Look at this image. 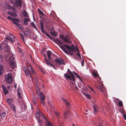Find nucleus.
Listing matches in <instances>:
<instances>
[{
    "label": "nucleus",
    "mask_w": 126,
    "mask_h": 126,
    "mask_svg": "<svg viewBox=\"0 0 126 126\" xmlns=\"http://www.w3.org/2000/svg\"><path fill=\"white\" fill-rule=\"evenodd\" d=\"M2 46L0 44V50H1Z\"/></svg>",
    "instance_id": "62"
},
{
    "label": "nucleus",
    "mask_w": 126,
    "mask_h": 126,
    "mask_svg": "<svg viewBox=\"0 0 126 126\" xmlns=\"http://www.w3.org/2000/svg\"><path fill=\"white\" fill-rule=\"evenodd\" d=\"M92 74L95 78L97 77L99 75L97 72L96 71H93Z\"/></svg>",
    "instance_id": "23"
},
{
    "label": "nucleus",
    "mask_w": 126,
    "mask_h": 126,
    "mask_svg": "<svg viewBox=\"0 0 126 126\" xmlns=\"http://www.w3.org/2000/svg\"><path fill=\"white\" fill-rule=\"evenodd\" d=\"M121 112L123 115L125 114V111L123 109H122L121 110Z\"/></svg>",
    "instance_id": "34"
},
{
    "label": "nucleus",
    "mask_w": 126,
    "mask_h": 126,
    "mask_svg": "<svg viewBox=\"0 0 126 126\" xmlns=\"http://www.w3.org/2000/svg\"><path fill=\"white\" fill-rule=\"evenodd\" d=\"M67 72L68 73L64 74V76L70 84L75 85V79L74 75L69 69H68Z\"/></svg>",
    "instance_id": "1"
},
{
    "label": "nucleus",
    "mask_w": 126,
    "mask_h": 126,
    "mask_svg": "<svg viewBox=\"0 0 126 126\" xmlns=\"http://www.w3.org/2000/svg\"><path fill=\"white\" fill-rule=\"evenodd\" d=\"M81 64L82 66H83L84 64V61L83 59L82 61L81 62Z\"/></svg>",
    "instance_id": "45"
},
{
    "label": "nucleus",
    "mask_w": 126,
    "mask_h": 126,
    "mask_svg": "<svg viewBox=\"0 0 126 126\" xmlns=\"http://www.w3.org/2000/svg\"><path fill=\"white\" fill-rule=\"evenodd\" d=\"M41 116H42L44 118V119H45V120H46V118H45V117L44 116V115L42 114V113L40 112H37V114H36V116L38 117L39 118Z\"/></svg>",
    "instance_id": "19"
},
{
    "label": "nucleus",
    "mask_w": 126,
    "mask_h": 126,
    "mask_svg": "<svg viewBox=\"0 0 126 126\" xmlns=\"http://www.w3.org/2000/svg\"><path fill=\"white\" fill-rule=\"evenodd\" d=\"M18 50L19 52H21V49L20 48L18 47Z\"/></svg>",
    "instance_id": "49"
},
{
    "label": "nucleus",
    "mask_w": 126,
    "mask_h": 126,
    "mask_svg": "<svg viewBox=\"0 0 126 126\" xmlns=\"http://www.w3.org/2000/svg\"><path fill=\"white\" fill-rule=\"evenodd\" d=\"M31 25H32V26L34 28L36 29V30H37L38 29L35 26V24L34 23V22H32L31 24Z\"/></svg>",
    "instance_id": "33"
},
{
    "label": "nucleus",
    "mask_w": 126,
    "mask_h": 126,
    "mask_svg": "<svg viewBox=\"0 0 126 126\" xmlns=\"http://www.w3.org/2000/svg\"><path fill=\"white\" fill-rule=\"evenodd\" d=\"M46 126H52V124L49 122H46Z\"/></svg>",
    "instance_id": "36"
},
{
    "label": "nucleus",
    "mask_w": 126,
    "mask_h": 126,
    "mask_svg": "<svg viewBox=\"0 0 126 126\" xmlns=\"http://www.w3.org/2000/svg\"><path fill=\"white\" fill-rule=\"evenodd\" d=\"M94 108V114H95L96 113H97V108L96 106H94L93 107Z\"/></svg>",
    "instance_id": "30"
},
{
    "label": "nucleus",
    "mask_w": 126,
    "mask_h": 126,
    "mask_svg": "<svg viewBox=\"0 0 126 126\" xmlns=\"http://www.w3.org/2000/svg\"><path fill=\"white\" fill-rule=\"evenodd\" d=\"M21 38L23 42H25L26 40V38L25 37H24L23 35L21 33H20Z\"/></svg>",
    "instance_id": "29"
},
{
    "label": "nucleus",
    "mask_w": 126,
    "mask_h": 126,
    "mask_svg": "<svg viewBox=\"0 0 126 126\" xmlns=\"http://www.w3.org/2000/svg\"><path fill=\"white\" fill-rule=\"evenodd\" d=\"M55 61L58 66H59L58 65H59L60 66L61 64L65 65L66 64L63 60L61 58H60V59L55 58Z\"/></svg>",
    "instance_id": "6"
},
{
    "label": "nucleus",
    "mask_w": 126,
    "mask_h": 126,
    "mask_svg": "<svg viewBox=\"0 0 126 126\" xmlns=\"http://www.w3.org/2000/svg\"><path fill=\"white\" fill-rule=\"evenodd\" d=\"M36 88L37 95L40 96L41 103H42V106H44V101L45 100V98L43 95V93L40 92L39 89L38 88H37L36 87Z\"/></svg>",
    "instance_id": "3"
},
{
    "label": "nucleus",
    "mask_w": 126,
    "mask_h": 126,
    "mask_svg": "<svg viewBox=\"0 0 126 126\" xmlns=\"http://www.w3.org/2000/svg\"><path fill=\"white\" fill-rule=\"evenodd\" d=\"M39 13L40 14H41L42 15L44 16V14L42 12L39 10Z\"/></svg>",
    "instance_id": "42"
},
{
    "label": "nucleus",
    "mask_w": 126,
    "mask_h": 126,
    "mask_svg": "<svg viewBox=\"0 0 126 126\" xmlns=\"http://www.w3.org/2000/svg\"><path fill=\"white\" fill-rule=\"evenodd\" d=\"M22 14L23 16L25 17H28L29 16L27 11L25 10L23 11Z\"/></svg>",
    "instance_id": "22"
},
{
    "label": "nucleus",
    "mask_w": 126,
    "mask_h": 126,
    "mask_svg": "<svg viewBox=\"0 0 126 126\" xmlns=\"http://www.w3.org/2000/svg\"><path fill=\"white\" fill-rule=\"evenodd\" d=\"M75 47H76V50L78 52H79V50L78 49V48H77V47L76 46Z\"/></svg>",
    "instance_id": "54"
},
{
    "label": "nucleus",
    "mask_w": 126,
    "mask_h": 126,
    "mask_svg": "<svg viewBox=\"0 0 126 126\" xmlns=\"http://www.w3.org/2000/svg\"><path fill=\"white\" fill-rule=\"evenodd\" d=\"M6 39H8L10 41H11L12 43H13L15 41L10 36L6 37Z\"/></svg>",
    "instance_id": "24"
},
{
    "label": "nucleus",
    "mask_w": 126,
    "mask_h": 126,
    "mask_svg": "<svg viewBox=\"0 0 126 126\" xmlns=\"http://www.w3.org/2000/svg\"><path fill=\"white\" fill-rule=\"evenodd\" d=\"M9 59L10 66L12 68H14L16 66V61L15 60V58L14 57L13 54H12L9 57Z\"/></svg>",
    "instance_id": "4"
},
{
    "label": "nucleus",
    "mask_w": 126,
    "mask_h": 126,
    "mask_svg": "<svg viewBox=\"0 0 126 126\" xmlns=\"http://www.w3.org/2000/svg\"><path fill=\"white\" fill-rule=\"evenodd\" d=\"M11 108L12 109H13L14 111H16V107L14 105H13L11 106Z\"/></svg>",
    "instance_id": "37"
},
{
    "label": "nucleus",
    "mask_w": 126,
    "mask_h": 126,
    "mask_svg": "<svg viewBox=\"0 0 126 126\" xmlns=\"http://www.w3.org/2000/svg\"><path fill=\"white\" fill-rule=\"evenodd\" d=\"M6 115V114L5 112H3L2 113V114L0 115V119H1L2 118V117L4 118Z\"/></svg>",
    "instance_id": "32"
},
{
    "label": "nucleus",
    "mask_w": 126,
    "mask_h": 126,
    "mask_svg": "<svg viewBox=\"0 0 126 126\" xmlns=\"http://www.w3.org/2000/svg\"><path fill=\"white\" fill-rule=\"evenodd\" d=\"M10 53H6V52H5V55L6 57H8L9 56V55Z\"/></svg>",
    "instance_id": "41"
},
{
    "label": "nucleus",
    "mask_w": 126,
    "mask_h": 126,
    "mask_svg": "<svg viewBox=\"0 0 126 126\" xmlns=\"http://www.w3.org/2000/svg\"><path fill=\"white\" fill-rule=\"evenodd\" d=\"M7 18L8 19H9V20H10L11 19L12 20V18L11 17L9 16H8Z\"/></svg>",
    "instance_id": "58"
},
{
    "label": "nucleus",
    "mask_w": 126,
    "mask_h": 126,
    "mask_svg": "<svg viewBox=\"0 0 126 126\" xmlns=\"http://www.w3.org/2000/svg\"><path fill=\"white\" fill-rule=\"evenodd\" d=\"M18 27V28H19L21 26V25L20 24H19L18 23V25H17L16 26Z\"/></svg>",
    "instance_id": "59"
},
{
    "label": "nucleus",
    "mask_w": 126,
    "mask_h": 126,
    "mask_svg": "<svg viewBox=\"0 0 126 126\" xmlns=\"http://www.w3.org/2000/svg\"><path fill=\"white\" fill-rule=\"evenodd\" d=\"M64 36H63L62 35H60V37L62 39H63V37H64Z\"/></svg>",
    "instance_id": "47"
},
{
    "label": "nucleus",
    "mask_w": 126,
    "mask_h": 126,
    "mask_svg": "<svg viewBox=\"0 0 126 126\" xmlns=\"http://www.w3.org/2000/svg\"><path fill=\"white\" fill-rule=\"evenodd\" d=\"M60 48L63 50V51L67 54H69L70 55H73V53L72 52L73 51L70 50H67L62 45H61L60 46Z\"/></svg>",
    "instance_id": "7"
},
{
    "label": "nucleus",
    "mask_w": 126,
    "mask_h": 126,
    "mask_svg": "<svg viewBox=\"0 0 126 126\" xmlns=\"http://www.w3.org/2000/svg\"><path fill=\"white\" fill-rule=\"evenodd\" d=\"M63 41L67 42L68 43L70 44L72 43V41L70 40H68L67 37L64 36L63 39Z\"/></svg>",
    "instance_id": "16"
},
{
    "label": "nucleus",
    "mask_w": 126,
    "mask_h": 126,
    "mask_svg": "<svg viewBox=\"0 0 126 126\" xmlns=\"http://www.w3.org/2000/svg\"><path fill=\"white\" fill-rule=\"evenodd\" d=\"M78 78H79V79L81 81V82H82L83 81L81 79L80 77L79 76V77H78Z\"/></svg>",
    "instance_id": "61"
},
{
    "label": "nucleus",
    "mask_w": 126,
    "mask_h": 126,
    "mask_svg": "<svg viewBox=\"0 0 126 126\" xmlns=\"http://www.w3.org/2000/svg\"><path fill=\"white\" fill-rule=\"evenodd\" d=\"M55 113L56 116L58 117L60 115L59 112H58L55 111Z\"/></svg>",
    "instance_id": "39"
},
{
    "label": "nucleus",
    "mask_w": 126,
    "mask_h": 126,
    "mask_svg": "<svg viewBox=\"0 0 126 126\" xmlns=\"http://www.w3.org/2000/svg\"><path fill=\"white\" fill-rule=\"evenodd\" d=\"M62 100L63 102L65 104V106H66L68 108H71V106L70 103L67 100L63 98H62Z\"/></svg>",
    "instance_id": "13"
},
{
    "label": "nucleus",
    "mask_w": 126,
    "mask_h": 126,
    "mask_svg": "<svg viewBox=\"0 0 126 126\" xmlns=\"http://www.w3.org/2000/svg\"><path fill=\"white\" fill-rule=\"evenodd\" d=\"M50 33L53 36H57L58 35V34L55 32H51Z\"/></svg>",
    "instance_id": "31"
},
{
    "label": "nucleus",
    "mask_w": 126,
    "mask_h": 126,
    "mask_svg": "<svg viewBox=\"0 0 126 126\" xmlns=\"http://www.w3.org/2000/svg\"><path fill=\"white\" fill-rule=\"evenodd\" d=\"M77 55L78 56L79 58H80L81 59V55L79 53H77Z\"/></svg>",
    "instance_id": "43"
},
{
    "label": "nucleus",
    "mask_w": 126,
    "mask_h": 126,
    "mask_svg": "<svg viewBox=\"0 0 126 126\" xmlns=\"http://www.w3.org/2000/svg\"><path fill=\"white\" fill-rule=\"evenodd\" d=\"M19 28H20V29L21 30H23V29H24L21 26Z\"/></svg>",
    "instance_id": "57"
},
{
    "label": "nucleus",
    "mask_w": 126,
    "mask_h": 126,
    "mask_svg": "<svg viewBox=\"0 0 126 126\" xmlns=\"http://www.w3.org/2000/svg\"><path fill=\"white\" fill-rule=\"evenodd\" d=\"M11 16H15V17H16V14L15 13H12V15Z\"/></svg>",
    "instance_id": "52"
},
{
    "label": "nucleus",
    "mask_w": 126,
    "mask_h": 126,
    "mask_svg": "<svg viewBox=\"0 0 126 126\" xmlns=\"http://www.w3.org/2000/svg\"><path fill=\"white\" fill-rule=\"evenodd\" d=\"M2 88L3 89L4 94H7L8 93V91L7 89L6 88L4 85L2 86Z\"/></svg>",
    "instance_id": "17"
},
{
    "label": "nucleus",
    "mask_w": 126,
    "mask_h": 126,
    "mask_svg": "<svg viewBox=\"0 0 126 126\" xmlns=\"http://www.w3.org/2000/svg\"><path fill=\"white\" fill-rule=\"evenodd\" d=\"M2 61V56L0 55V62H1Z\"/></svg>",
    "instance_id": "51"
},
{
    "label": "nucleus",
    "mask_w": 126,
    "mask_h": 126,
    "mask_svg": "<svg viewBox=\"0 0 126 126\" xmlns=\"http://www.w3.org/2000/svg\"><path fill=\"white\" fill-rule=\"evenodd\" d=\"M4 46L5 47V51L6 52V53H10V47L8 45L7 43H6L5 44Z\"/></svg>",
    "instance_id": "14"
},
{
    "label": "nucleus",
    "mask_w": 126,
    "mask_h": 126,
    "mask_svg": "<svg viewBox=\"0 0 126 126\" xmlns=\"http://www.w3.org/2000/svg\"><path fill=\"white\" fill-rule=\"evenodd\" d=\"M37 120L38 122H40V119L39 118H38L37 119Z\"/></svg>",
    "instance_id": "64"
},
{
    "label": "nucleus",
    "mask_w": 126,
    "mask_h": 126,
    "mask_svg": "<svg viewBox=\"0 0 126 126\" xmlns=\"http://www.w3.org/2000/svg\"><path fill=\"white\" fill-rule=\"evenodd\" d=\"M98 126H103L101 123H99Z\"/></svg>",
    "instance_id": "63"
},
{
    "label": "nucleus",
    "mask_w": 126,
    "mask_h": 126,
    "mask_svg": "<svg viewBox=\"0 0 126 126\" xmlns=\"http://www.w3.org/2000/svg\"><path fill=\"white\" fill-rule=\"evenodd\" d=\"M15 5L16 7H21L22 6V3L21 0H15Z\"/></svg>",
    "instance_id": "15"
},
{
    "label": "nucleus",
    "mask_w": 126,
    "mask_h": 126,
    "mask_svg": "<svg viewBox=\"0 0 126 126\" xmlns=\"http://www.w3.org/2000/svg\"><path fill=\"white\" fill-rule=\"evenodd\" d=\"M78 78H79V79L81 81V82H82L83 81L81 79L80 77L79 76V77H78Z\"/></svg>",
    "instance_id": "60"
},
{
    "label": "nucleus",
    "mask_w": 126,
    "mask_h": 126,
    "mask_svg": "<svg viewBox=\"0 0 126 126\" xmlns=\"http://www.w3.org/2000/svg\"><path fill=\"white\" fill-rule=\"evenodd\" d=\"M40 70L41 72L43 73H45V71L42 68L40 69Z\"/></svg>",
    "instance_id": "46"
},
{
    "label": "nucleus",
    "mask_w": 126,
    "mask_h": 126,
    "mask_svg": "<svg viewBox=\"0 0 126 126\" xmlns=\"http://www.w3.org/2000/svg\"><path fill=\"white\" fill-rule=\"evenodd\" d=\"M23 70L24 71L26 75L27 76H28V74H29L30 75V77L31 78H32L31 76V72L30 71V70H29L28 68H24L23 69Z\"/></svg>",
    "instance_id": "11"
},
{
    "label": "nucleus",
    "mask_w": 126,
    "mask_h": 126,
    "mask_svg": "<svg viewBox=\"0 0 126 126\" xmlns=\"http://www.w3.org/2000/svg\"><path fill=\"white\" fill-rule=\"evenodd\" d=\"M7 13L8 14L10 15H12V13L11 12H10V11H8L7 12Z\"/></svg>",
    "instance_id": "53"
},
{
    "label": "nucleus",
    "mask_w": 126,
    "mask_h": 126,
    "mask_svg": "<svg viewBox=\"0 0 126 126\" xmlns=\"http://www.w3.org/2000/svg\"><path fill=\"white\" fill-rule=\"evenodd\" d=\"M97 77L99 78V81H97V82L98 84V86H96V87L97 89H99L102 92V94L105 97H107V93L106 90L105 89L104 87V85L103 83L101 81V78L99 77V75Z\"/></svg>",
    "instance_id": "2"
},
{
    "label": "nucleus",
    "mask_w": 126,
    "mask_h": 126,
    "mask_svg": "<svg viewBox=\"0 0 126 126\" xmlns=\"http://www.w3.org/2000/svg\"><path fill=\"white\" fill-rule=\"evenodd\" d=\"M123 116L124 119L126 120V114H125L124 115H123Z\"/></svg>",
    "instance_id": "55"
},
{
    "label": "nucleus",
    "mask_w": 126,
    "mask_h": 126,
    "mask_svg": "<svg viewBox=\"0 0 126 126\" xmlns=\"http://www.w3.org/2000/svg\"><path fill=\"white\" fill-rule=\"evenodd\" d=\"M40 28L42 33L43 34H46V36H47V33L44 30L43 23L42 22H41L40 23Z\"/></svg>",
    "instance_id": "10"
},
{
    "label": "nucleus",
    "mask_w": 126,
    "mask_h": 126,
    "mask_svg": "<svg viewBox=\"0 0 126 126\" xmlns=\"http://www.w3.org/2000/svg\"><path fill=\"white\" fill-rule=\"evenodd\" d=\"M5 79L6 82L9 84H10L12 82V78L11 74L9 73L5 75Z\"/></svg>",
    "instance_id": "5"
},
{
    "label": "nucleus",
    "mask_w": 126,
    "mask_h": 126,
    "mask_svg": "<svg viewBox=\"0 0 126 126\" xmlns=\"http://www.w3.org/2000/svg\"><path fill=\"white\" fill-rule=\"evenodd\" d=\"M62 100L63 102L65 104V106H66L68 108H71V106L70 103L67 100L63 98H62Z\"/></svg>",
    "instance_id": "12"
},
{
    "label": "nucleus",
    "mask_w": 126,
    "mask_h": 126,
    "mask_svg": "<svg viewBox=\"0 0 126 126\" xmlns=\"http://www.w3.org/2000/svg\"><path fill=\"white\" fill-rule=\"evenodd\" d=\"M10 86L9 85H8L7 86V88L9 89L10 91H11L12 89L10 88Z\"/></svg>",
    "instance_id": "50"
},
{
    "label": "nucleus",
    "mask_w": 126,
    "mask_h": 126,
    "mask_svg": "<svg viewBox=\"0 0 126 126\" xmlns=\"http://www.w3.org/2000/svg\"><path fill=\"white\" fill-rule=\"evenodd\" d=\"M12 22L16 26H17V25H18V23H17V22L14 21H12Z\"/></svg>",
    "instance_id": "48"
},
{
    "label": "nucleus",
    "mask_w": 126,
    "mask_h": 126,
    "mask_svg": "<svg viewBox=\"0 0 126 126\" xmlns=\"http://www.w3.org/2000/svg\"><path fill=\"white\" fill-rule=\"evenodd\" d=\"M117 99L119 101L118 103V105L120 107H122L123 106L122 102L121 100H119L118 99Z\"/></svg>",
    "instance_id": "27"
},
{
    "label": "nucleus",
    "mask_w": 126,
    "mask_h": 126,
    "mask_svg": "<svg viewBox=\"0 0 126 126\" xmlns=\"http://www.w3.org/2000/svg\"><path fill=\"white\" fill-rule=\"evenodd\" d=\"M57 42L58 45H61L63 44V43L60 40H59L58 39H56V40L55 41Z\"/></svg>",
    "instance_id": "28"
},
{
    "label": "nucleus",
    "mask_w": 126,
    "mask_h": 126,
    "mask_svg": "<svg viewBox=\"0 0 126 126\" xmlns=\"http://www.w3.org/2000/svg\"><path fill=\"white\" fill-rule=\"evenodd\" d=\"M18 90V89L17 90V93L18 97L19 99H21L22 98V94L19 92Z\"/></svg>",
    "instance_id": "26"
},
{
    "label": "nucleus",
    "mask_w": 126,
    "mask_h": 126,
    "mask_svg": "<svg viewBox=\"0 0 126 126\" xmlns=\"http://www.w3.org/2000/svg\"><path fill=\"white\" fill-rule=\"evenodd\" d=\"M31 70H32V73L34 74H35V71H34L32 69V68L31 67Z\"/></svg>",
    "instance_id": "56"
},
{
    "label": "nucleus",
    "mask_w": 126,
    "mask_h": 126,
    "mask_svg": "<svg viewBox=\"0 0 126 126\" xmlns=\"http://www.w3.org/2000/svg\"><path fill=\"white\" fill-rule=\"evenodd\" d=\"M12 21H14L15 22V21H16L17 22H18L19 21V20L17 18H12Z\"/></svg>",
    "instance_id": "35"
},
{
    "label": "nucleus",
    "mask_w": 126,
    "mask_h": 126,
    "mask_svg": "<svg viewBox=\"0 0 126 126\" xmlns=\"http://www.w3.org/2000/svg\"><path fill=\"white\" fill-rule=\"evenodd\" d=\"M4 71L3 67L2 65H0V75L1 76L3 74Z\"/></svg>",
    "instance_id": "21"
},
{
    "label": "nucleus",
    "mask_w": 126,
    "mask_h": 126,
    "mask_svg": "<svg viewBox=\"0 0 126 126\" xmlns=\"http://www.w3.org/2000/svg\"><path fill=\"white\" fill-rule=\"evenodd\" d=\"M7 102L10 104V103L12 101L11 99H7Z\"/></svg>",
    "instance_id": "40"
},
{
    "label": "nucleus",
    "mask_w": 126,
    "mask_h": 126,
    "mask_svg": "<svg viewBox=\"0 0 126 126\" xmlns=\"http://www.w3.org/2000/svg\"><path fill=\"white\" fill-rule=\"evenodd\" d=\"M31 21L29 18H25L23 20L24 23L25 25H28V22Z\"/></svg>",
    "instance_id": "18"
},
{
    "label": "nucleus",
    "mask_w": 126,
    "mask_h": 126,
    "mask_svg": "<svg viewBox=\"0 0 126 126\" xmlns=\"http://www.w3.org/2000/svg\"><path fill=\"white\" fill-rule=\"evenodd\" d=\"M47 36L49 37V38L51 39L52 40V39H53V40H55V39L53 37H51L49 35V34H47Z\"/></svg>",
    "instance_id": "44"
},
{
    "label": "nucleus",
    "mask_w": 126,
    "mask_h": 126,
    "mask_svg": "<svg viewBox=\"0 0 126 126\" xmlns=\"http://www.w3.org/2000/svg\"><path fill=\"white\" fill-rule=\"evenodd\" d=\"M51 51L49 50H48L47 51V55L48 58V60L50 61H51L50 60L51 59Z\"/></svg>",
    "instance_id": "20"
},
{
    "label": "nucleus",
    "mask_w": 126,
    "mask_h": 126,
    "mask_svg": "<svg viewBox=\"0 0 126 126\" xmlns=\"http://www.w3.org/2000/svg\"><path fill=\"white\" fill-rule=\"evenodd\" d=\"M64 46L68 50L73 51H75V48L73 44L71 46L66 44H65Z\"/></svg>",
    "instance_id": "9"
},
{
    "label": "nucleus",
    "mask_w": 126,
    "mask_h": 126,
    "mask_svg": "<svg viewBox=\"0 0 126 126\" xmlns=\"http://www.w3.org/2000/svg\"><path fill=\"white\" fill-rule=\"evenodd\" d=\"M44 55L45 57L44 60L45 63L47 65H49L50 66L56 69L55 68V67L46 58V56L45 54H44Z\"/></svg>",
    "instance_id": "8"
},
{
    "label": "nucleus",
    "mask_w": 126,
    "mask_h": 126,
    "mask_svg": "<svg viewBox=\"0 0 126 126\" xmlns=\"http://www.w3.org/2000/svg\"><path fill=\"white\" fill-rule=\"evenodd\" d=\"M86 97L88 99H90V95L88 94H85Z\"/></svg>",
    "instance_id": "38"
},
{
    "label": "nucleus",
    "mask_w": 126,
    "mask_h": 126,
    "mask_svg": "<svg viewBox=\"0 0 126 126\" xmlns=\"http://www.w3.org/2000/svg\"><path fill=\"white\" fill-rule=\"evenodd\" d=\"M70 113V112L69 111H67L66 112H65L64 114V117L66 118L68 116Z\"/></svg>",
    "instance_id": "25"
}]
</instances>
